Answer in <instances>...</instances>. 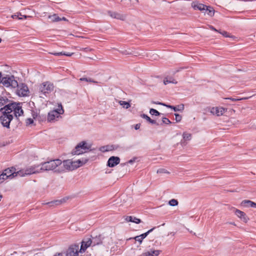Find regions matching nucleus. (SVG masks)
<instances>
[{"label": "nucleus", "mask_w": 256, "mask_h": 256, "mask_svg": "<svg viewBox=\"0 0 256 256\" xmlns=\"http://www.w3.org/2000/svg\"><path fill=\"white\" fill-rule=\"evenodd\" d=\"M0 110H4L7 114H12L17 119L24 114L22 103L20 102H10L8 104L0 108Z\"/></svg>", "instance_id": "nucleus-1"}, {"label": "nucleus", "mask_w": 256, "mask_h": 256, "mask_svg": "<svg viewBox=\"0 0 256 256\" xmlns=\"http://www.w3.org/2000/svg\"><path fill=\"white\" fill-rule=\"evenodd\" d=\"M62 164V160L59 159L50 160L41 164L40 168L39 167L40 172L43 171L53 170L56 171Z\"/></svg>", "instance_id": "nucleus-2"}, {"label": "nucleus", "mask_w": 256, "mask_h": 256, "mask_svg": "<svg viewBox=\"0 0 256 256\" xmlns=\"http://www.w3.org/2000/svg\"><path fill=\"white\" fill-rule=\"evenodd\" d=\"M92 144L86 141H82L79 142L72 150V155H80L88 152L91 150Z\"/></svg>", "instance_id": "nucleus-3"}, {"label": "nucleus", "mask_w": 256, "mask_h": 256, "mask_svg": "<svg viewBox=\"0 0 256 256\" xmlns=\"http://www.w3.org/2000/svg\"><path fill=\"white\" fill-rule=\"evenodd\" d=\"M6 88H16L18 86V82L14 76L6 75L2 78V82Z\"/></svg>", "instance_id": "nucleus-4"}, {"label": "nucleus", "mask_w": 256, "mask_h": 256, "mask_svg": "<svg viewBox=\"0 0 256 256\" xmlns=\"http://www.w3.org/2000/svg\"><path fill=\"white\" fill-rule=\"evenodd\" d=\"M78 168V165L75 164L74 161L70 160H64L62 164L59 166L58 168L56 171L60 172L65 170H72Z\"/></svg>", "instance_id": "nucleus-5"}, {"label": "nucleus", "mask_w": 256, "mask_h": 256, "mask_svg": "<svg viewBox=\"0 0 256 256\" xmlns=\"http://www.w3.org/2000/svg\"><path fill=\"white\" fill-rule=\"evenodd\" d=\"M54 86L52 83L49 82H46L42 83L39 88L40 94H43L46 96V94L50 93L54 90Z\"/></svg>", "instance_id": "nucleus-6"}, {"label": "nucleus", "mask_w": 256, "mask_h": 256, "mask_svg": "<svg viewBox=\"0 0 256 256\" xmlns=\"http://www.w3.org/2000/svg\"><path fill=\"white\" fill-rule=\"evenodd\" d=\"M39 166H32L26 168L25 170H22L18 171V176H26L40 172Z\"/></svg>", "instance_id": "nucleus-7"}, {"label": "nucleus", "mask_w": 256, "mask_h": 256, "mask_svg": "<svg viewBox=\"0 0 256 256\" xmlns=\"http://www.w3.org/2000/svg\"><path fill=\"white\" fill-rule=\"evenodd\" d=\"M0 112L2 113V116L0 117L2 124L4 126L8 128L13 118V115L7 114L4 110H0Z\"/></svg>", "instance_id": "nucleus-8"}, {"label": "nucleus", "mask_w": 256, "mask_h": 256, "mask_svg": "<svg viewBox=\"0 0 256 256\" xmlns=\"http://www.w3.org/2000/svg\"><path fill=\"white\" fill-rule=\"evenodd\" d=\"M59 106L60 107V109L52 110L48 114V120L49 122H54L60 116V115L64 113V110L62 109V104H60Z\"/></svg>", "instance_id": "nucleus-9"}, {"label": "nucleus", "mask_w": 256, "mask_h": 256, "mask_svg": "<svg viewBox=\"0 0 256 256\" xmlns=\"http://www.w3.org/2000/svg\"><path fill=\"white\" fill-rule=\"evenodd\" d=\"M16 170L15 168L12 167L6 169L2 174V175L4 178H6V180L8 178H12L14 177L18 176V172H16Z\"/></svg>", "instance_id": "nucleus-10"}, {"label": "nucleus", "mask_w": 256, "mask_h": 256, "mask_svg": "<svg viewBox=\"0 0 256 256\" xmlns=\"http://www.w3.org/2000/svg\"><path fill=\"white\" fill-rule=\"evenodd\" d=\"M78 244H72L66 252V256H78L80 252Z\"/></svg>", "instance_id": "nucleus-11"}, {"label": "nucleus", "mask_w": 256, "mask_h": 256, "mask_svg": "<svg viewBox=\"0 0 256 256\" xmlns=\"http://www.w3.org/2000/svg\"><path fill=\"white\" fill-rule=\"evenodd\" d=\"M16 94L20 96H26L28 92V88L27 86L24 84H18V86L16 87Z\"/></svg>", "instance_id": "nucleus-12"}, {"label": "nucleus", "mask_w": 256, "mask_h": 256, "mask_svg": "<svg viewBox=\"0 0 256 256\" xmlns=\"http://www.w3.org/2000/svg\"><path fill=\"white\" fill-rule=\"evenodd\" d=\"M92 245L91 238H86L84 239L81 242L80 248H79L80 253H84L90 246Z\"/></svg>", "instance_id": "nucleus-13"}, {"label": "nucleus", "mask_w": 256, "mask_h": 256, "mask_svg": "<svg viewBox=\"0 0 256 256\" xmlns=\"http://www.w3.org/2000/svg\"><path fill=\"white\" fill-rule=\"evenodd\" d=\"M120 162V158L117 156H111L108 161L107 166L109 167H114L118 164Z\"/></svg>", "instance_id": "nucleus-14"}, {"label": "nucleus", "mask_w": 256, "mask_h": 256, "mask_svg": "<svg viewBox=\"0 0 256 256\" xmlns=\"http://www.w3.org/2000/svg\"><path fill=\"white\" fill-rule=\"evenodd\" d=\"M108 13L112 18L118 20H124L126 18V16L124 15L115 12L108 11Z\"/></svg>", "instance_id": "nucleus-15"}, {"label": "nucleus", "mask_w": 256, "mask_h": 256, "mask_svg": "<svg viewBox=\"0 0 256 256\" xmlns=\"http://www.w3.org/2000/svg\"><path fill=\"white\" fill-rule=\"evenodd\" d=\"M225 110L223 108H212L210 109V112L213 114H216L217 116H220L223 114Z\"/></svg>", "instance_id": "nucleus-16"}, {"label": "nucleus", "mask_w": 256, "mask_h": 256, "mask_svg": "<svg viewBox=\"0 0 256 256\" xmlns=\"http://www.w3.org/2000/svg\"><path fill=\"white\" fill-rule=\"evenodd\" d=\"M235 214L240 218L244 222H246L248 220V218L246 214L238 210H235Z\"/></svg>", "instance_id": "nucleus-17"}, {"label": "nucleus", "mask_w": 256, "mask_h": 256, "mask_svg": "<svg viewBox=\"0 0 256 256\" xmlns=\"http://www.w3.org/2000/svg\"><path fill=\"white\" fill-rule=\"evenodd\" d=\"M124 220L127 222H132L137 224L141 222V220L140 218L132 216H126Z\"/></svg>", "instance_id": "nucleus-18"}, {"label": "nucleus", "mask_w": 256, "mask_h": 256, "mask_svg": "<svg viewBox=\"0 0 256 256\" xmlns=\"http://www.w3.org/2000/svg\"><path fill=\"white\" fill-rule=\"evenodd\" d=\"M160 252V250H154L151 252H144L140 256H158Z\"/></svg>", "instance_id": "nucleus-19"}, {"label": "nucleus", "mask_w": 256, "mask_h": 256, "mask_svg": "<svg viewBox=\"0 0 256 256\" xmlns=\"http://www.w3.org/2000/svg\"><path fill=\"white\" fill-rule=\"evenodd\" d=\"M192 6L194 10H198L200 11H204L206 6L200 3H192Z\"/></svg>", "instance_id": "nucleus-20"}, {"label": "nucleus", "mask_w": 256, "mask_h": 256, "mask_svg": "<svg viewBox=\"0 0 256 256\" xmlns=\"http://www.w3.org/2000/svg\"><path fill=\"white\" fill-rule=\"evenodd\" d=\"M92 246H94L96 245L100 244L102 243V238L101 236H96L94 238H92L91 239Z\"/></svg>", "instance_id": "nucleus-21"}, {"label": "nucleus", "mask_w": 256, "mask_h": 256, "mask_svg": "<svg viewBox=\"0 0 256 256\" xmlns=\"http://www.w3.org/2000/svg\"><path fill=\"white\" fill-rule=\"evenodd\" d=\"M116 148V147L115 146L111 145L102 146L100 148V150L102 152H106L110 151Z\"/></svg>", "instance_id": "nucleus-22"}, {"label": "nucleus", "mask_w": 256, "mask_h": 256, "mask_svg": "<svg viewBox=\"0 0 256 256\" xmlns=\"http://www.w3.org/2000/svg\"><path fill=\"white\" fill-rule=\"evenodd\" d=\"M65 200L64 199L60 200H56L54 201H52L48 202L46 203V204H48L50 206H58L61 204L62 202H64Z\"/></svg>", "instance_id": "nucleus-23"}, {"label": "nucleus", "mask_w": 256, "mask_h": 256, "mask_svg": "<svg viewBox=\"0 0 256 256\" xmlns=\"http://www.w3.org/2000/svg\"><path fill=\"white\" fill-rule=\"evenodd\" d=\"M48 18L52 22H58L60 21V18L57 14L50 15L48 16Z\"/></svg>", "instance_id": "nucleus-24"}, {"label": "nucleus", "mask_w": 256, "mask_h": 256, "mask_svg": "<svg viewBox=\"0 0 256 256\" xmlns=\"http://www.w3.org/2000/svg\"><path fill=\"white\" fill-rule=\"evenodd\" d=\"M10 100L6 98L1 97L0 98V108H2V106H5L6 104H8Z\"/></svg>", "instance_id": "nucleus-25"}, {"label": "nucleus", "mask_w": 256, "mask_h": 256, "mask_svg": "<svg viewBox=\"0 0 256 256\" xmlns=\"http://www.w3.org/2000/svg\"><path fill=\"white\" fill-rule=\"evenodd\" d=\"M204 12L206 13L208 15L210 16H213L214 14V10L212 8L206 6V10L204 11Z\"/></svg>", "instance_id": "nucleus-26"}, {"label": "nucleus", "mask_w": 256, "mask_h": 256, "mask_svg": "<svg viewBox=\"0 0 256 256\" xmlns=\"http://www.w3.org/2000/svg\"><path fill=\"white\" fill-rule=\"evenodd\" d=\"M242 204H246V206L256 208V203L252 202L250 200H244L242 202Z\"/></svg>", "instance_id": "nucleus-27"}, {"label": "nucleus", "mask_w": 256, "mask_h": 256, "mask_svg": "<svg viewBox=\"0 0 256 256\" xmlns=\"http://www.w3.org/2000/svg\"><path fill=\"white\" fill-rule=\"evenodd\" d=\"M141 117L143 118L146 119L148 122L152 124H156V122L155 120H153L151 119L148 116H147L146 114H141Z\"/></svg>", "instance_id": "nucleus-28"}, {"label": "nucleus", "mask_w": 256, "mask_h": 256, "mask_svg": "<svg viewBox=\"0 0 256 256\" xmlns=\"http://www.w3.org/2000/svg\"><path fill=\"white\" fill-rule=\"evenodd\" d=\"M88 161V159H84V160H77L74 161L75 164L78 165V168L80 166H82V165L84 164L87 162Z\"/></svg>", "instance_id": "nucleus-29"}, {"label": "nucleus", "mask_w": 256, "mask_h": 256, "mask_svg": "<svg viewBox=\"0 0 256 256\" xmlns=\"http://www.w3.org/2000/svg\"><path fill=\"white\" fill-rule=\"evenodd\" d=\"M51 54L56 56H70L73 53H70V52H52Z\"/></svg>", "instance_id": "nucleus-30"}, {"label": "nucleus", "mask_w": 256, "mask_h": 256, "mask_svg": "<svg viewBox=\"0 0 256 256\" xmlns=\"http://www.w3.org/2000/svg\"><path fill=\"white\" fill-rule=\"evenodd\" d=\"M172 109L174 112L178 111H182L184 110V105L180 104L178 106H172Z\"/></svg>", "instance_id": "nucleus-31"}, {"label": "nucleus", "mask_w": 256, "mask_h": 256, "mask_svg": "<svg viewBox=\"0 0 256 256\" xmlns=\"http://www.w3.org/2000/svg\"><path fill=\"white\" fill-rule=\"evenodd\" d=\"M118 102L120 105L122 106L123 108L126 109L128 108L130 106V103L126 101L120 100Z\"/></svg>", "instance_id": "nucleus-32"}, {"label": "nucleus", "mask_w": 256, "mask_h": 256, "mask_svg": "<svg viewBox=\"0 0 256 256\" xmlns=\"http://www.w3.org/2000/svg\"><path fill=\"white\" fill-rule=\"evenodd\" d=\"M182 136L184 140H191L192 134L186 132H184L183 133Z\"/></svg>", "instance_id": "nucleus-33"}, {"label": "nucleus", "mask_w": 256, "mask_h": 256, "mask_svg": "<svg viewBox=\"0 0 256 256\" xmlns=\"http://www.w3.org/2000/svg\"><path fill=\"white\" fill-rule=\"evenodd\" d=\"M177 81L174 79V78H172L170 80H166V79H164V84L166 85L168 84H170V83H172V84H177Z\"/></svg>", "instance_id": "nucleus-34"}, {"label": "nucleus", "mask_w": 256, "mask_h": 256, "mask_svg": "<svg viewBox=\"0 0 256 256\" xmlns=\"http://www.w3.org/2000/svg\"><path fill=\"white\" fill-rule=\"evenodd\" d=\"M150 113L152 115H154L156 116H158L160 114V112H159L157 110H156L154 108H150Z\"/></svg>", "instance_id": "nucleus-35"}, {"label": "nucleus", "mask_w": 256, "mask_h": 256, "mask_svg": "<svg viewBox=\"0 0 256 256\" xmlns=\"http://www.w3.org/2000/svg\"><path fill=\"white\" fill-rule=\"evenodd\" d=\"M155 228H151L150 230H148L147 232L144 233V234H140V236L144 240L145 238H146L148 235L151 232H152L153 231V230Z\"/></svg>", "instance_id": "nucleus-36"}, {"label": "nucleus", "mask_w": 256, "mask_h": 256, "mask_svg": "<svg viewBox=\"0 0 256 256\" xmlns=\"http://www.w3.org/2000/svg\"><path fill=\"white\" fill-rule=\"evenodd\" d=\"M80 81H86V82H94V83L98 82H97L94 80L90 78H82L80 79Z\"/></svg>", "instance_id": "nucleus-37"}, {"label": "nucleus", "mask_w": 256, "mask_h": 256, "mask_svg": "<svg viewBox=\"0 0 256 256\" xmlns=\"http://www.w3.org/2000/svg\"><path fill=\"white\" fill-rule=\"evenodd\" d=\"M168 204L171 206H176L178 204V201L175 199H172L169 201Z\"/></svg>", "instance_id": "nucleus-38"}, {"label": "nucleus", "mask_w": 256, "mask_h": 256, "mask_svg": "<svg viewBox=\"0 0 256 256\" xmlns=\"http://www.w3.org/2000/svg\"><path fill=\"white\" fill-rule=\"evenodd\" d=\"M157 173L158 174H162V173L169 174V172L166 170V169H164V168H159L157 170Z\"/></svg>", "instance_id": "nucleus-39"}, {"label": "nucleus", "mask_w": 256, "mask_h": 256, "mask_svg": "<svg viewBox=\"0 0 256 256\" xmlns=\"http://www.w3.org/2000/svg\"><path fill=\"white\" fill-rule=\"evenodd\" d=\"M176 116V122H180L182 120V116L178 114H174Z\"/></svg>", "instance_id": "nucleus-40"}, {"label": "nucleus", "mask_w": 256, "mask_h": 256, "mask_svg": "<svg viewBox=\"0 0 256 256\" xmlns=\"http://www.w3.org/2000/svg\"><path fill=\"white\" fill-rule=\"evenodd\" d=\"M154 103L156 104H160V105L164 106H166L167 108H170L171 109H172V106L168 105V104H164V103H162V102H154Z\"/></svg>", "instance_id": "nucleus-41"}, {"label": "nucleus", "mask_w": 256, "mask_h": 256, "mask_svg": "<svg viewBox=\"0 0 256 256\" xmlns=\"http://www.w3.org/2000/svg\"><path fill=\"white\" fill-rule=\"evenodd\" d=\"M162 121L163 123L166 124H171V122L166 118H162Z\"/></svg>", "instance_id": "nucleus-42"}, {"label": "nucleus", "mask_w": 256, "mask_h": 256, "mask_svg": "<svg viewBox=\"0 0 256 256\" xmlns=\"http://www.w3.org/2000/svg\"><path fill=\"white\" fill-rule=\"evenodd\" d=\"M136 241L138 242L140 244H141L142 242L143 239L140 236H136L134 238Z\"/></svg>", "instance_id": "nucleus-43"}, {"label": "nucleus", "mask_w": 256, "mask_h": 256, "mask_svg": "<svg viewBox=\"0 0 256 256\" xmlns=\"http://www.w3.org/2000/svg\"><path fill=\"white\" fill-rule=\"evenodd\" d=\"M218 32L225 37H230V36L229 35L228 33L226 31H224L222 32Z\"/></svg>", "instance_id": "nucleus-44"}, {"label": "nucleus", "mask_w": 256, "mask_h": 256, "mask_svg": "<svg viewBox=\"0 0 256 256\" xmlns=\"http://www.w3.org/2000/svg\"><path fill=\"white\" fill-rule=\"evenodd\" d=\"M34 122V120L31 118H28L26 120V124H32Z\"/></svg>", "instance_id": "nucleus-45"}, {"label": "nucleus", "mask_w": 256, "mask_h": 256, "mask_svg": "<svg viewBox=\"0 0 256 256\" xmlns=\"http://www.w3.org/2000/svg\"><path fill=\"white\" fill-rule=\"evenodd\" d=\"M246 98H242V99H238V98H226V99H227V100H230L233 102H236V101H238L239 100H242V99H246Z\"/></svg>", "instance_id": "nucleus-46"}, {"label": "nucleus", "mask_w": 256, "mask_h": 256, "mask_svg": "<svg viewBox=\"0 0 256 256\" xmlns=\"http://www.w3.org/2000/svg\"><path fill=\"white\" fill-rule=\"evenodd\" d=\"M81 50H84V51H85L86 52H88L91 51L92 49L90 48H82Z\"/></svg>", "instance_id": "nucleus-47"}, {"label": "nucleus", "mask_w": 256, "mask_h": 256, "mask_svg": "<svg viewBox=\"0 0 256 256\" xmlns=\"http://www.w3.org/2000/svg\"><path fill=\"white\" fill-rule=\"evenodd\" d=\"M4 180H6V178H4L2 174H0V184H2Z\"/></svg>", "instance_id": "nucleus-48"}, {"label": "nucleus", "mask_w": 256, "mask_h": 256, "mask_svg": "<svg viewBox=\"0 0 256 256\" xmlns=\"http://www.w3.org/2000/svg\"><path fill=\"white\" fill-rule=\"evenodd\" d=\"M140 124H137L134 126V128L136 130H138L140 128Z\"/></svg>", "instance_id": "nucleus-49"}, {"label": "nucleus", "mask_w": 256, "mask_h": 256, "mask_svg": "<svg viewBox=\"0 0 256 256\" xmlns=\"http://www.w3.org/2000/svg\"><path fill=\"white\" fill-rule=\"evenodd\" d=\"M12 17L13 18H18V19H22V18H18V15H16V14L12 15Z\"/></svg>", "instance_id": "nucleus-50"}, {"label": "nucleus", "mask_w": 256, "mask_h": 256, "mask_svg": "<svg viewBox=\"0 0 256 256\" xmlns=\"http://www.w3.org/2000/svg\"><path fill=\"white\" fill-rule=\"evenodd\" d=\"M54 256H64L62 253H58L54 254Z\"/></svg>", "instance_id": "nucleus-51"}, {"label": "nucleus", "mask_w": 256, "mask_h": 256, "mask_svg": "<svg viewBox=\"0 0 256 256\" xmlns=\"http://www.w3.org/2000/svg\"><path fill=\"white\" fill-rule=\"evenodd\" d=\"M210 28L212 30H214V31H216V32H219L218 30H216L213 26H210Z\"/></svg>", "instance_id": "nucleus-52"}, {"label": "nucleus", "mask_w": 256, "mask_h": 256, "mask_svg": "<svg viewBox=\"0 0 256 256\" xmlns=\"http://www.w3.org/2000/svg\"><path fill=\"white\" fill-rule=\"evenodd\" d=\"M60 20L68 21V20L65 17L60 18Z\"/></svg>", "instance_id": "nucleus-53"}, {"label": "nucleus", "mask_w": 256, "mask_h": 256, "mask_svg": "<svg viewBox=\"0 0 256 256\" xmlns=\"http://www.w3.org/2000/svg\"><path fill=\"white\" fill-rule=\"evenodd\" d=\"M134 162V160H130L128 161V163L132 164Z\"/></svg>", "instance_id": "nucleus-54"}, {"label": "nucleus", "mask_w": 256, "mask_h": 256, "mask_svg": "<svg viewBox=\"0 0 256 256\" xmlns=\"http://www.w3.org/2000/svg\"><path fill=\"white\" fill-rule=\"evenodd\" d=\"M2 74L0 72V83L2 82Z\"/></svg>", "instance_id": "nucleus-55"}, {"label": "nucleus", "mask_w": 256, "mask_h": 256, "mask_svg": "<svg viewBox=\"0 0 256 256\" xmlns=\"http://www.w3.org/2000/svg\"><path fill=\"white\" fill-rule=\"evenodd\" d=\"M170 234H172V236H174L175 234V232H170Z\"/></svg>", "instance_id": "nucleus-56"}, {"label": "nucleus", "mask_w": 256, "mask_h": 256, "mask_svg": "<svg viewBox=\"0 0 256 256\" xmlns=\"http://www.w3.org/2000/svg\"><path fill=\"white\" fill-rule=\"evenodd\" d=\"M2 41V39L0 38V42H1Z\"/></svg>", "instance_id": "nucleus-57"}]
</instances>
